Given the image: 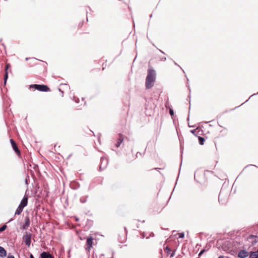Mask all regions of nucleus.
I'll list each match as a JSON object with an SVG mask.
<instances>
[{"mask_svg":"<svg viewBox=\"0 0 258 258\" xmlns=\"http://www.w3.org/2000/svg\"><path fill=\"white\" fill-rule=\"evenodd\" d=\"M93 240L94 238L92 237H89L87 239L86 244L85 245V249L87 250L88 252L90 251V249L92 247L93 244Z\"/></svg>","mask_w":258,"mask_h":258,"instance_id":"20e7f679","label":"nucleus"},{"mask_svg":"<svg viewBox=\"0 0 258 258\" xmlns=\"http://www.w3.org/2000/svg\"><path fill=\"white\" fill-rule=\"evenodd\" d=\"M199 141L201 145H203L205 142V139L203 137H199Z\"/></svg>","mask_w":258,"mask_h":258,"instance_id":"2eb2a0df","label":"nucleus"},{"mask_svg":"<svg viewBox=\"0 0 258 258\" xmlns=\"http://www.w3.org/2000/svg\"><path fill=\"white\" fill-rule=\"evenodd\" d=\"M50 254L46 252H43L41 253V258H48Z\"/></svg>","mask_w":258,"mask_h":258,"instance_id":"4468645a","label":"nucleus"},{"mask_svg":"<svg viewBox=\"0 0 258 258\" xmlns=\"http://www.w3.org/2000/svg\"><path fill=\"white\" fill-rule=\"evenodd\" d=\"M23 209L24 208L19 206L17 209L16 211L15 215H20L22 212Z\"/></svg>","mask_w":258,"mask_h":258,"instance_id":"ddd939ff","label":"nucleus"},{"mask_svg":"<svg viewBox=\"0 0 258 258\" xmlns=\"http://www.w3.org/2000/svg\"><path fill=\"white\" fill-rule=\"evenodd\" d=\"M10 67V64L9 63H7L6 66L5 68V77H4V82L5 84H6L7 80L8 78V70Z\"/></svg>","mask_w":258,"mask_h":258,"instance_id":"1a4fd4ad","label":"nucleus"},{"mask_svg":"<svg viewBox=\"0 0 258 258\" xmlns=\"http://www.w3.org/2000/svg\"><path fill=\"white\" fill-rule=\"evenodd\" d=\"M218 258H224V256L223 255H221Z\"/></svg>","mask_w":258,"mask_h":258,"instance_id":"bb28decb","label":"nucleus"},{"mask_svg":"<svg viewBox=\"0 0 258 258\" xmlns=\"http://www.w3.org/2000/svg\"><path fill=\"white\" fill-rule=\"evenodd\" d=\"M256 236H255V235H250L248 237L247 239H253V238H256Z\"/></svg>","mask_w":258,"mask_h":258,"instance_id":"a211bd4d","label":"nucleus"},{"mask_svg":"<svg viewBox=\"0 0 258 258\" xmlns=\"http://www.w3.org/2000/svg\"><path fill=\"white\" fill-rule=\"evenodd\" d=\"M206 251L205 249H203L200 252V253L199 254V256H201L203 253H204V252Z\"/></svg>","mask_w":258,"mask_h":258,"instance_id":"aec40b11","label":"nucleus"},{"mask_svg":"<svg viewBox=\"0 0 258 258\" xmlns=\"http://www.w3.org/2000/svg\"><path fill=\"white\" fill-rule=\"evenodd\" d=\"M175 253V250L173 251L171 253H170V257H172L174 256Z\"/></svg>","mask_w":258,"mask_h":258,"instance_id":"412c9836","label":"nucleus"},{"mask_svg":"<svg viewBox=\"0 0 258 258\" xmlns=\"http://www.w3.org/2000/svg\"><path fill=\"white\" fill-rule=\"evenodd\" d=\"M48 258H54L53 256L50 254Z\"/></svg>","mask_w":258,"mask_h":258,"instance_id":"393cba45","label":"nucleus"},{"mask_svg":"<svg viewBox=\"0 0 258 258\" xmlns=\"http://www.w3.org/2000/svg\"><path fill=\"white\" fill-rule=\"evenodd\" d=\"M30 222L28 216H26L25 218V223L23 225V229H27L30 226Z\"/></svg>","mask_w":258,"mask_h":258,"instance_id":"0eeeda50","label":"nucleus"},{"mask_svg":"<svg viewBox=\"0 0 258 258\" xmlns=\"http://www.w3.org/2000/svg\"><path fill=\"white\" fill-rule=\"evenodd\" d=\"M7 255V252L6 250L2 246H0V256L5 257Z\"/></svg>","mask_w":258,"mask_h":258,"instance_id":"9b49d317","label":"nucleus"},{"mask_svg":"<svg viewBox=\"0 0 258 258\" xmlns=\"http://www.w3.org/2000/svg\"><path fill=\"white\" fill-rule=\"evenodd\" d=\"M7 228V226L6 225H3L1 228H0V232L4 231Z\"/></svg>","mask_w":258,"mask_h":258,"instance_id":"f3484780","label":"nucleus"},{"mask_svg":"<svg viewBox=\"0 0 258 258\" xmlns=\"http://www.w3.org/2000/svg\"><path fill=\"white\" fill-rule=\"evenodd\" d=\"M31 237L32 234L30 233H28L27 232H26L25 234L23 236V241L25 242V244L28 247H29L30 246Z\"/></svg>","mask_w":258,"mask_h":258,"instance_id":"7ed1b4c3","label":"nucleus"},{"mask_svg":"<svg viewBox=\"0 0 258 258\" xmlns=\"http://www.w3.org/2000/svg\"><path fill=\"white\" fill-rule=\"evenodd\" d=\"M248 252L246 250H241L238 253V256L239 258H245L248 255Z\"/></svg>","mask_w":258,"mask_h":258,"instance_id":"423d86ee","label":"nucleus"},{"mask_svg":"<svg viewBox=\"0 0 258 258\" xmlns=\"http://www.w3.org/2000/svg\"><path fill=\"white\" fill-rule=\"evenodd\" d=\"M250 258H257L258 257V253L257 251H251L249 255Z\"/></svg>","mask_w":258,"mask_h":258,"instance_id":"f8f14e48","label":"nucleus"},{"mask_svg":"<svg viewBox=\"0 0 258 258\" xmlns=\"http://www.w3.org/2000/svg\"><path fill=\"white\" fill-rule=\"evenodd\" d=\"M123 141V136L122 134H119V138L118 139L117 143L116 144V147H118L120 146V145L122 143Z\"/></svg>","mask_w":258,"mask_h":258,"instance_id":"9d476101","label":"nucleus"},{"mask_svg":"<svg viewBox=\"0 0 258 258\" xmlns=\"http://www.w3.org/2000/svg\"><path fill=\"white\" fill-rule=\"evenodd\" d=\"M178 234H179V238H182L184 236V233H179Z\"/></svg>","mask_w":258,"mask_h":258,"instance_id":"6ab92c4d","label":"nucleus"},{"mask_svg":"<svg viewBox=\"0 0 258 258\" xmlns=\"http://www.w3.org/2000/svg\"><path fill=\"white\" fill-rule=\"evenodd\" d=\"M30 88H34L41 92L50 91V88L45 85L33 84L30 85Z\"/></svg>","mask_w":258,"mask_h":258,"instance_id":"f03ea898","label":"nucleus"},{"mask_svg":"<svg viewBox=\"0 0 258 258\" xmlns=\"http://www.w3.org/2000/svg\"><path fill=\"white\" fill-rule=\"evenodd\" d=\"M10 142L12 144V147H13L14 150L15 151V152H16V153L18 155H20V151L19 149H18V146H17L16 143H15V142L13 139H11Z\"/></svg>","mask_w":258,"mask_h":258,"instance_id":"39448f33","label":"nucleus"},{"mask_svg":"<svg viewBox=\"0 0 258 258\" xmlns=\"http://www.w3.org/2000/svg\"><path fill=\"white\" fill-rule=\"evenodd\" d=\"M27 204H28V198H27V197L25 196L23 198L19 206L20 207H22L23 208H24L25 207H26L27 205Z\"/></svg>","mask_w":258,"mask_h":258,"instance_id":"6e6552de","label":"nucleus"},{"mask_svg":"<svg viewBox=\"0 0 258 258\" xmlns=\"http://www.w3.org/2000/svg\"><path fill=\"white\" fill-rule=\"evenodd\" d=\"M8 258H15V257L13 255H10V256H8Z\"/></svg>","mask_w":258,"mask_h":258,"instance_id":"b1692460","label":"nucleus"},{"mask_svg":"<svg viewBox=\"0 0 258 258\" xmlns=\"http://www.w3.org/2000/svg\"><path fill=\"white\" fill-rule=\"evenodd\" d=\"M30 258H34V257L33 255L32 254H31L30 256Z\"/></svg>","mask_w":258,"mask_h":258,"instance_id":"a878e982","label":"nucleus"},{"mask_svg":"<svg viewBox=\"0 0 258 258\" xmlns=\"http://www.w3.org/2000/svg\"><path fill=\"white\" fill-rule=\"evenodd\" d=\"M257 242V241L256 239H255L253 242H252V245L254 244L255 243H256Z\"/></svg>","mask_w":258,"mask_h":258,"instance_id":"5701e85b","label":"nucleus"},{"mask_svg":"<svg viewBox=\"0 0 258 258\" xmlns=\"http://www.w3.org/2000/svg\"><path fill=\"white\" fill-rule=\"evenodd\" d=\"M156 80V72L154 70L150 69L148 70V74L146 79L145 86L147 89L153 87Z\"/></svg>","mask_w":258,"mask_h":258,"instance_id":"f257e3e1","label":"nucleus"},{"mask_svg":"<svg viewBox=\"0 0 258 258\" xmlns=\"http://www.w3.org/2000/svg\"><path fill=\"white\" fill-rule=\"evenodd\" d=\"M169 112H170V114L171 115H173V110H172V109H170V110H169Z\"/></svg>","mask_w":258,"mask_h":258,"instance_id":"4be33fe9","label":"nucleus"},{"mask_svg":"<svg viewBox=\"0 0 258 258\" xmlns=\"http://www.w3.org/2000/svg\"><path fill=\"white\" fill-rule=\"evenodd\" d=\"M171 251V249L169 248V247L167 246L165 248V251L167 253V254H170V252Z\"/></svg>","mask_w":258,"mask_h":258,"instance_id":"dca6fc26","label":"nucleus"}]
</instances>
